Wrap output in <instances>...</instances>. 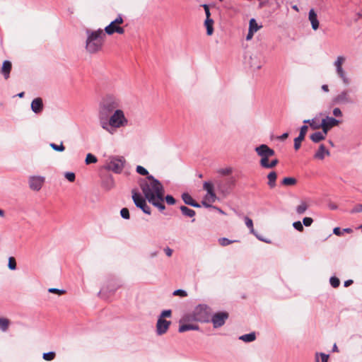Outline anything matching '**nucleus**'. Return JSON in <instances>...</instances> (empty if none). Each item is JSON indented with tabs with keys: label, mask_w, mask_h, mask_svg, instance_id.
Segmentation results:
<instances>
[{
	"label": "nucleus",
	"mask_w": 362,
	"mask_h": 362,
	"mask_svg": "<svg viewBox=\"0 0 362 362\" xmlns=\"http://www.w3.org/2000/svg\"><path fill=\"white\" fill-rule=\"evenodd\" d=\"M164 251L168 257H171L173 255V250L170 247H166L164 249Z\"/></svg>",
	"instance_id": "62"
},
{
	"label": "nucleus",
	"mask_w": 362,
	"mask_h": 362,
	"mask_svg": "<svg viewBox=\"0 0 362 362\" xmlns=\"http://www.w3.org/2000/svg\"><path fill=\"white\" fill-rule=\"evenodd\" d=\"M257 154L260 157L259 164L262 167L269 158L275 154L274 151L266 144H261L255 148Z\"/></svg>",
	"instance_id": "9"
},
{
	"label": "nucleus",
	"mask_w": 362,
	"mask_h": 362,
	"mask_svg": "<svg viewBox=\"0 0 362 362\" xmlns=\"http://www.w3.org/2000/svg\"><path fill=\"white\" fill-rule=\"evenodd\" d=\"M199 329L197 325L194 324H185L181 325L179 327L178 331L179 332H185L189 330H198Z\"/></svg>",
	"instance_id": "24"
},
{
	"label": "nucleus",
	"mask_w": 362,
	"mask_h": 362,
	"mask_svg": "<svg viewBox=\"0 0 362 362\" xmlns=\"http://www.w3.org/2000/svg\"><path fill=\"white\" fill-rule=\"evenodd\" d=\"M204 9V11H205V14H206V19H211L210 18L211 16V13H210V11H209V6L207 4H203L202 5Z\"/></svg>",
	"instance_id": "55"
},
{
	"label": "nucleus",
	"mask_w": 362,
	"mask_h": 362,
	"mask_svg": "<svg viewBox=\"0 0 362 362\" xmlns=\"http://www.w3.org/2000/svg\"><path fill=\"white\" fill-rule=\"evenodd\" d=\"M8 267L11 270H15L16 269V262L14 257H10L8 258Z\"/></svg>",
	"instance_id": "42"
},
{
	"label": "nucleus",
	"mask_w": 362,
	"mask_h": 362,
	"mask_svg": "<svg viewBox=\"0 0 362 362\" xmlns=\"http://www.w3.org/2000/svg\"><path fill=\"white\" fill-rule=\"evenodd\" d=\"M55 357V353L54 351H49L47 353H44L42 355V358L45 361H52Z\"/></svg>",
	"instance_id": "41"
},
{
	"label": "nucleus",
	"mask_w": 362,
	"mask_h": 362,
	"mask_svg": "<svg viewBox=\"0 0 362 362\" xmlns=\"http://www.w3.org/2000/svg\"><path fill=\"white\" fill-rule=\"evenodd\" d=\"M351 213L362 212V204L356 205L351 211Z\"/></svg>",
	"instance_id": "57"
},
{
	"label": "nucleus",
	"mask_w": 362,
	"mask_h": 362,
	"mask_svg": "<svg viewBox=\"0 0 362 362\" xmlns=\"http://www.w3.org/2000/svg\"><path fill=\"white\" fill-rule=\"evenodd\" d=\"M171 317L172 310L170 309L164 310L160 313L156 325V333L158 336H162L168 331L171 325V321L167 320L166 318H170Z\"/></svg>",
	"instance_id": "5"
},
{
	"label": "nucleus",
	"mask_w": 362,
	"mask_h": 362,
	"mask_svg": "<svg viewBox=\"0 0 362 362\" xmlns=\"http://www.w3.org/2000/svg\"><path fill=\"white\" fill-rule=\"evenodd\" d=\"M333 233L336 235H341L342 233H343V230H341L340 228L336 227V228H334Z\"/></svg>",
	"instance_id": "58"
},
{
	"label": "nucleus",
	"mask_w": 362,
	"mask_h": 362,
	"mask_svg": "<svg viewBox=\"0 0 362 362\" xmlns=\"http://www.w3.org/2000/svg\"><path fill=\"white\" fill-rule=\"evenodd\" d=\"M332 102L334 104L338 105H345V104H351L354 100H352L349 90L345 89L341 91L338 95H337L332 100Z\"/></svg>",
	"instance_id": "13"
},
{
	"label": "nucleus",
	"mask_w": 362,
	"mask_h": 362,
	"mask_svg": "<svg viewBox=\"0 0 362 362\" xmlns=\"http://www.w3.org/2000/svg\"><path fill=\"white\" fill-rule=\"evenodd\" d=\"M310 204L308 201L302 200L300 201V204L296 207V211L298 214H304L306 210L308 209Z\"/></svg>",
	"instance_id": "23"
},
{
	"label": "nucleus",
	"mask_w": 362,
	"mask_h": 362,
	"mask_svg": "<svg viewBox=\"0 0 362 362\" xmlns=\"http://www.w3.org/2000/svg\"><path fill=\"white\" fill-rule=\"evenodd\" d=\"M132 199L136 206L141 209L144 213L150 215L151 208L147 205L146 199L137 192H132Z\"/></svg>",
	"instance_id": "12"
},
{
	"label": "nucleus",
	"mask_w": 362,
	"mask_h": 362,
	"mask_svg": "<svg viewBox=\"0 0 362 362\" xmlns=\"http://www.w3.org/2000/svg\"><path fill=\"white\" fill-rule=\"evenodd\" d=\"M310 138L314 143H318L322 140H325L326 137L324 136V134L321 133V132H316L312 134L310 136Z\"/></svg>",
	"instance_id": "27"
},
{
	"label": "nucleus",
	"mask_w": 362,
	"mask_h": 362,
	"mask_svg": "<svg viewBox=\"0 0 362 362\" xmlns=\"http://www.w3.org/2000/svg\"><path fill=\"white\" fill-rule=\"evenodd\" d=\"M86 34V50L87 52L95 54L99 52L103 46L105 38V33L103 30L100 28L97 30L87 29Z\"/></svg>",
	"instance_id": "3"
},
{
	"label": "nucleus",
	"mask_w": 362,
	"mask_h": 362,
	"mask_svg": "<svg viewBox=\"0 0 362 362\" xmlns=\"http://www.w3.org/2000/svg\"><path fill=\"white\" fill-rule=\"evenodd\" d=\"M204 199L208 201L209 203H214L217 199L215 193L206 194Z\"/></svg>",
	"instance_id": "40"
},
{
	"label": "nucleus",
	"mask_w": 362,
	"mask_h": 362,
	"mask_svg": "<svg viewBox=\"0 0 362 362\" xmlns=\"http://www.w3.org/2000/svg\"><path fill=\"white\" fill-rule=\"evenodd\" d=\"M308 127L307 125H303L300 129V133L298 137L294 139V148L298 150L300 147L301 142L304 140L305 134L308 132Z\"/></svg>",
	"instance_id": "16"
},
{
	"label": "nucleus",
	"mask_w": 362,
	"mask_h": 362,
	"mask_svg": "<svg viewBox=\"0 0 362 362\" xmlns=\"http://www.w3.org/2000/svg\"><path fill=\"white\" fill-rule=\"evenodd\" d=\"M164 200H165L167 204L169 205H173L176 202L175 198L171 195H167L166 197L164 196Z\"/></svg>",
	"instance_id": "48"
},
{
	"label": "nucleus",
	"mask_w": 362,
	"mask_h": 362,
	"mask_svg": "<svg viewBox=\"0 0 362 362\" xmlns=\"http://www.w3.org/2000/svg\"><path fill=\"white\" fill-rule=\"evenodd\" d=\"M320 355L321 356L322 362H327L328 356H329L328 355H327L324 353H320Z\"/></svg>",
	"instance_id": "61"
},
{
	"label": "nucleus",
	"mask_w": 362,
	"mask_h": 362,
	"mask_svg": "<svg viewBox=\"0 0 362 362\" xmlns=\"http://www.w3.org/2000/svg\"><path fill=\"white\" fill-rule=\"evenodd\" d=\"M345 61L346 57L344 56L339 55L334 62V66L335 67L337 76L341 80L342 83L345 86H348L351 83V79L348 76L345 70L343 69V64Z\"/></svg>",
	"instance_id": "6"
},
{
	"label": "nucleus",
	"mask_w": 362,
	"mask_h": 362,
	"mask_svg": "<svg viewBox=\"0 0 362 362\" xmlns=\"http://www.w3.org/2000/svg\"><path fill=\"white\" fill-rule=\"evenodd\" d=\"M329 283L332 287L337 288L340 284V281L338 278L332 276L329 279Z\"/></svg>",
	"instance_id": "43"
},
{
	"label": "nucleus",
	"mask_w": 362,
	"mask_h": 362,
	"mask_svg": "<svg viewBox=\"0 0 362 362\" xmlns=\"http://www.w3.org/2000/svg\"><path fill=\"white\" fill-rule=\"evenodd\" d=\"M124 163L125 159L123 157H111L105 168L112 170L115 173H120L124 168Z\"/></svg>",
	"instance_id": "10"
},
{
	"label": "nucleus",
	"mask_w": 362,
	"mask_h": 362,
	"mask_svg": "<svg viewBox=\"0 0 362 362\" xmlns=\"http://www.w3.org/2000/svg\"><path fill=\"white\" fill-rule=\"evenodd\" d=\"M10 325V321L7 318L0 317V329L2 332H6Z\"/></svg>",
	"instance_id": "32"
},
{
	"label": "nucleus",
	"mask_w": 362,
	"mask_h": 362,
	"mask_svg": "<svg viewBox=\"0 0 362 362\" xmlns=\"http://www.w3.org/2000/svg\"><path fill=\"white\" fill-rule=\"evenodd\" d=\"M174 296H180L182 297H186L187 296V292L182 289H177L173 292Z\"/></svg>",
	"instance_id": "52"
},
{
	"label": "nucleus",
	"mask_w": 362,
	"mask_h": 362,
	"mask_svg": "<svg viewBox=\"0 0 362 362\" xmlns=\"http://www.w3.org/2000/svg\"><path fill=\"white\" fill-rule=\"evenodd\" d=\"M45 181V177L43 176H40V175L30 176L28 178L29 187L33 191L38 192L41 189Z\"/></svg>",
	"instance_id": "14"
},
{
	"label": "nucleus",
	"mask_w": 362,
	"mask_h": 362,
	"mask_svg": "<svg viewBox=\"0 0 362 362\" xmlns=\"http://www.w3.org/2000/svg\"><path fill=\"white\" fill-rule=\"evenodd\" d=\"M239 339L244 342H252L256 339V334L255 332H250L249 334L241 335Z\"/></svg>",
	"instance_id": "28"
},
{
	"label": "nucleus",
	"mask_w": 362,
	"mask_h": 362,
	"mask_svg": "<svg viewBox=\"0 0 362 362\" xmlns=\"http://www.w3.org/2000/svg\"><path fill=\"white\" fill-rule=\"evenodd\" d=\"M233 172L232 168H222L218 170V173L221 175H229Z\"/></svg>",
	"instance_id": "51"
},
{
	"label": "nucleus",
	"mask_w": 362,
	"mask_h": 362,
	"mask_svg": "<svg viewBox=\"0 0 362 362\" xmlns=\"http://www.w3.org/2000/svg\"><path fill=\"white\" fill-rule=\"evenodd\" d=\"M259 28L260 26L257 25L255 19L252 18L250 21L249 30L256 33Z\"/></svg>",
	"instance_id": "36"
},
{
	"label": "nucleus",
	"mask_w": 362,
	"mask_h": 362,
	"mask_svg": "<svg viewBox=\"0 0 362 362\" xmlns=\"http://www.w3.org/2000/svg\"><path fill=\"white\" fill-rule=\"evenodd\" d=\"M120 100L119 97L112 93L105 94L98 105V118L109 116L113 111L119 109Z\"/></svg>",
	"instance_id": "4"
},
{
	"label": "nucleus",
	"mask_w": 362,
	"mask_h": 362,
	"mask_svg": "<svg viewBox=\"0 0 362 362\" xmlns=\"http://www.w3.org/2000/svg\"><path fill=\"white\" fill-rule=\"evenodd\" d=\"M107 187H106L107 189H110L113 187L114 182L111 177L107 180Z\"/></svg>",
	"instance_id": "59"
},
{
	"label": "nucleus",
	"mask_w": 362,
	"mask_h": 362,
	"mask_svg": "<svg viewBox=\"0 0 362 362\" xmlns=\"http://www.w3.org/2000/svg\"><path fill=\"white\" fill-rule=\"evenodd\" d=\"M293 226L296 230H297L300 232H302L303 230V224L301 223V222L300 221L293 222Z\"/></svg>",
	"instance_id": "49"
},
{
	"label": "nucleus",
	"mask_w": 362,
	"mask_h": 362,
	"mask_svg": "<svg viewBox=\"0 0 362 362\" xmlns=\"http://www.w3.org/2000/svg\"><path fill=\"white\" fill-rule=\"evenodd\" d=\"M244 220H245V223L246 226L250 229V233L254 234L258 239L263 240V239L260 238L257 235V234L255 233V231L254 230V227H253L252 220L247 216H245L244 218Z\"/></svg>",
	"instance_id": "26"
},
{
	"label": "nucleus",
	"mask_w": 362,
	"mask_h": 362,
	"mask_svg": "<svg viewBox=\"0 0 362 362\" xmlns=\"http://www.w3.org/2000/svg\"><path fill=\"white\" fill-rule=\"evenodd\" d=\"M288 136V133H284L282 135H281L279 137V139L280 140H284L286 139H287Z\"/></svg>",
	"instance_id": "64"
},
{
	"label": "nucleus",
	"mask_w": 362,
	"mask_h": 362,
	"mask_svg": "<svg viewBox=\"0 0 362 362\" xmlns=\"http://www.w3.org/2000/svg\"><path fill=\"white\" fill-rule=\"evenodd\" d=\"M31 110L35 114H40L42 112L43 102L41 98H36L32 101Z\"/></svg>",
	"instance_id": "17"
},
{
	"label": "nucleus",
	"mask_w": 362,
	"mask_h": 362,
	"mask_svg": "<svg viewBox=\"0 0 362 362\" xmlns=\"http://www.w3.org/2000/svg\"><path fill=\"white\" fill-rule=\"evenodd\" d=\"M182 199L183 200V202H185V204L189 205V206L195 207V208L201 207V205L199 204H198L197 202H196L193 199L192 196L187 192H185L182 194Z\"/></svg>",
	"instance_id": "20"
},
{
	"label": "nucleus",
	"mask_w": 362,
	"mask_h": 362,
	"mask_svg": "<svg viewBox=\"0 0 362 362\" xmlns=\"http://www.w3.org/2000/svg\"><path fill=\"white\" fill-rule=\"evenodd\" d=\"M236 180L233 177L226 178L224 180L219 181L217 183V188L219 192L226 196L230 194L232 189L235 187Z\"/></svg>",
	"instance_id": "11"
},
{
	"label": "nucleus",
	"mask_w": 362,
	"mask_h": 362,
	"mask_svg": "<svg viewBox=\"0 0 362 362\" xmlns=\"http://www.w3.org/2000/svg\"><path fill=\"white\" fill-rule=\"evenodd\" d=\"M64 176L69 182H74L76 178L75 174L71 172H66Z\"/></svg>",
	"instance_id": "50"
},
{
	"label": "nucleus",
	"mask_w": 362,
	"mask_h": 362,
	"mask_svg": "<svg viewBox=\"0 0 362 362\" xmlns=\"http://www.w3.org/2000/svg\"><path fill=\"white\" fill-rule=\"evenodd\" d=\"M310 128L313 130L319 129H320V123L321 122L319 121L317 118H313L310 119Z\"/></svg>",
	"instance_id": "35"
},
{
	"label": "nucleus",
	"mask_w": 362,
	"mask_h": 362,
	"mask_svg": "<svg viewBox=\"0 0 362 362\" xmlns=\"http://www.w3.org/2000/svg\"><path fill=\"white\" fill-rule=\"evenodd\" d=\"M308 19H309V21H310V22L311 23L312 28L314 30H317L318 28H319V25H320V23H319V21L317 19V13H316V12L315 11V10L313 8H311L309 11Z\"/></svg>",
	"instance_id": "18"
},
{
	"label": "nucleus",
	"mask_w": 362,
	"mask_h": 362,
	"mask_svg": "<svg viewBox=\"0 0 362 362\" xmlns=\"http://www.w3.org/2000/svg\"><path fill=\"white\" fill-rule=\"evenodd\" d=\"M330 156V152L329 150L326 149L324 144H320L318 150L314 154V158L318 160H323L325 156Z\"/></svg>",
	"instance_id": "19"
},
{
	"label": "nucleus",
	"mask_w": 362,
	"mask_h": 362,
	"mask_svg": "<svg viewBox=\"0 0 362 362\" xmlns=\"http://www.w3.org/2000/svg\"><path fill=\"white\" fill-rule=\"evenodd\" d=\"M321 122L332 129V127L337 126L340 123V121L334 117L327 116Z\"/></svg>",
	"instance_id": "22"
},
{
	"label": "nucleus",
	"mask_w": 362,
	"mask_h": 362,
	"mask_svg": "<svg viewBox=\"0 0 362 362\" xmlns=\"http://www.w3.org/2000/svg\"><path fill=\"white\" fill-rule=\"evenodd\" d=\"M218 242H219L221 245L226 246V245H228L229 244L235 242V240H228L226 238H220L218 240Z\"/></svg>",
	"instance_id": "47"
},
{
	"label": "nucleus",
	"mask_w": 362,
	"mask_h": 362,
	"mask_svg": "<svg viewBox=\"0 0 362 362\" xmlns=\"http://www.w3.org/2000/svg\"><path fill=\"white\" fill-rule=\"evenodd\" d=\"M296 183L297 180L291 177H284L281 181V184L285 186H293L295 185Z\"/></svg>",
	"instance_id": "31"
},
{
	"label": "nucleus",
	"mask_w": 362,
	"mask_h": 362,
	"mask_svg": "<svg viewBox=\"0 0 362 362\" xmlns=\"http://www.w3.org/2000/svg\"><path fill=\"white\" fill-rule=\"evenodd\" d=\"M214 20L213 19H206L204 21V25L206 28V33L208 35H211L214 33Z\"/></svg>",
	"instance_id": "30"
},
{
	"label": "nucleus",
	"mask_w": 362,
	"mask_h": 362,
	"mask_svg": "<svg viewBox=\"0 0 362 362\" xmlns=\"http://www.w3.org/2000/svg\"><path fill=\"white\" fill-rule=\"evenodd\" d=\"M136 173L141 175H149L148 170L144 168L143 166L138 165L136 167Z\"/></svg>",
	"instance_id": "44"
},
{
	"label": "nucleus",
	"mask_w": 362,
	"mask_h": 362,
	"mask_svg": "<svg viewBox=\"0 0 362 362\" xmlns=\"http://www.w3.org/2000/svg\"><path fill=\"white\" fill-rule=\"evenodd\" d=\"M100 127L110 134H114L117 129L124 128L129 124V120L121 109H117L109 116L99 117Z\"/></svg>",
	"instance_id": "2"
},
{
	"label": "nucleus",
	"mask_w": 362,
	"mask_h": 362,
	"mask_svg": "<svg viewBox=\"0 0 362 362\" xmlns=\"http://www.w3.org/2000/svg\"><path fill=\"white\" fill-rule=\"evenodd\" d=\"M11 68L12 64L10 61L6 60L3 62L1 71L5 79H8L9 78Z\"/></svg>",
	"instance_id": "21"
},
{
	"label": "nucleus",
	"mask_w": 362,
	"mask_h": 362,
	"mask_svg": "<svg viewBox=\"0 0 362 362\" xmlns=\"http://www.w3.org/2000/svg\"><path fill=\"white\" fill-rule=\"evenodd\" d=\"M332 113L335 117H342V112L339 107L334 108Z\"/></svg>",
	"instance_id": "56"
},
{
	"label": "nucleus",
	"mask_w": 362,
	"mask_h": 362,
	"mask_svg": "<svg viewBox=\"0 0 362 362\" xmlns=\"http://www.w3.org/2000/svg\"><path fill=\"white\" fill-rule=\"evenodd\" d=\"M255 33V32H253V31H252V30H248V33H247V36H246V40H251V39L252 38L253 35H254V33Z\"/></svg>",
	"instance_id": "63"
},
{
	"label": "nucleus",
	"mask_w": 362,
	"mask_h": 362,
	"mask_svg": "<svg viewBox=\"0 0 362 362\" xmlns=\"http://www.w3.org/2000/svg\"><path fill=\"white\" fill-rule=\"evenodd\" d=\"M121 216L124 219H129V211L127 208H122L120 211Z\"/></svg>",
	"instance_id": "46"
},
{
	"label": "nucleus",
	"mask_w": 362,
	"mask_h": 362,
	"mask_svg": "<svg viewBox=\"0 0 362 362\" xmlns=\"http://www.w3.org/2000/svg\"><path fill=\"white\" fill-rule=\"evenodd\" d=\"M180 209L182 212V214L185 216H187V217H194L196 214L195 213V211H194L193 209H191L185 206H181L180 207Z\"/></svg>",
	"instance_id": "29"
},
{
	"label": "nucleus",
	"mask_w": 362,
	"mask_h": 362,
	"mask_svg": "<svg viewBox=\"0 0 362 362\" xmlns=\"http://www.w3.org/2000/svg\"><path fill=\"white\" fill-rule=\"evenodd\" d=\"M49 146L54 151H59V152H62L64 151L65 149V147L63 145V142H61L59 145H57L54 143H51L49 144Z\"/></svg>",
	"instance_id": "37"
},
{
	"label": "nucleus",
	"mask_w": 362,
	"mask_h": 362,
	"mask_svg": "<svg viewBox=\"0 0 362 362\" xmlns=\"http://www.w3.org/2000/svg\"><path fill=\"white\" fill-rule=\"evenodd\" d=\"M48 292L52 293H56V294H58L60 296V295L64 294L66 293V291L64 289L50 288L48 289Z\"/></svg>",
	"instance_id": "45"
},
{
	"label": "nucleus",
	"mask_w": 362,
	"mask_h": 362,
	"mask_svg": "<svg viewBox=\"0 0 362 362\" xmlns=\"http://www.w3.org/2000/svg\"><path fill=\"white\" fill-rule=\"evenodd\" d=\"M203 188H204V189H205L207 192L206 194L214 193V186H213L212 183H211L209 182H205L204 183Z\"/></svg>",
	"instance_id": "39"
},
{
	"label": "nucleus",
	"mask_w": 362,
	"mask_h": 362,
	"mask_svg": "<svg viewBox=\"0 0 362 362\" xmlns=\"http://www.w3.org/2000/svg\"><path fill=\"white\" fill-rule=\"evenodd\" d=\"M279 163V160L277 159H274L272 161L267 160L266 163L262 166L264 168H273L275 167Z\"/></svg>",
	"instance_id": "38"
},
{
	"label": "nucleus",
	"mask_w": 362,
	"mask_h": 362,
	"mask_svg": "<svg viewBox=\"0 0 362 362\" xmlns=\"http://www.w3.org/2000/svg\"><path fill=\"white\" fill-rule=\"evenodd\" d=\"M192 318L197 322H209L210 320L209 308L206 305H197L193 311Z\"/></svg>",
	"instance_id": "7"
},
{
	"label": "nucleus",
	"mask_w": 362,
	"mask_h": 362,
	"mask_svg": "<svg viewBox=\"0 0 362 362\" xmlns=\"http://www.w3.org/2000/svg\"><path fill=\"white\" fill-rule=\"evenodd\" d=\"M276 177L277 175L274 171H272L267 175L268 185L270 188H274L276 186Z\"/></svg>",
	"instance_id": "25"
},
{
	"label": "nucleus",
	"mask_w": 362,
	"mask_h": 362,
	"mask_svg": "<svg viewBox=\"0 0 362 362\" xmlns=\"http://www.w3.org/2000/svg\"><path fill=\"white\" fill-rule=\"evenodd\" d=\"M320 128H322V132H321L322 134H324V136L326 137L329 130L330 129L329 127L324 124L322 122L320 123Z\"/></svg>",
	"instance_id": "54"
},
{
	"label": "nucleus",
	"mask_w": 362,
	"mask_h": 362,
	"mask_svg": "<svg viewBox=\"0 0 362 362\" xmlns=\"http://www.w3.org/2000/svg\"><path fill=\"white\" fill-rule=\"evenodd\" d=\"M202 204L204 206L206 207V208H212L213 207V205L211 204V203H209L208 201L206 199H205L204 198V200L202 202Z\"/></svg>",
	"instance_id": "60"
},
{
	"label": "nucleus",
	"mask_w": 362,
	"mask_h": 362,
	"mask_svg": "<svg viewBox=\"0 0 362 362\" xmlns=\"http://www.w3.org/2000/svg\"><path fill=\"white\" fill-rule=\"evenodd\" d=\"M97 161H98V159L93 154L88 153L86 155V158L85 160V163L86 165H89L91 163H97Z\"/></svg>",
	"instance_id": "34"
},
{
	"label": "nucleus",
	"mask_w": 362,
	"mask_h": 362,
	"mask_svg": "<svg viewBox=\"0 0 362 362\" xmlns=\"http://www.w3.org/2000/svg\"><path fill=\"white\" fill-rule=\"evenodd\" d=\"M124 23V19L122 14H119L117 18L110 22V23L107 25L104 29V33L109 35H112L114 33L118 34H124V29L122 26L121 24Z\"/></svg>",
	"instance_id": "8"
},
{
	"label": "nucleus",
	"mask_w": 362,
	"mask_h": 362,
	"mask_svg": "<svg viewBox=\"0 0 362 362\" xmlns=\"http://www.w3.org/2000/svg\"><path fill=\"white\" fill-rule=\"evenodd\" d=\"M228 317V314L226 312H220L214 314L211 317V322L214 328H218L225 324Z\"/></svg>",
	"instance_id": "15"
},
{
	"label": "nucleus",
	"mask_w": 362,
	"mask_h": 362,
	"mask_svg": "<svg viewBox=\"0 0 362 362\" xmlns=\"http://www.w3.org/2000/svg\"><path fill=\"white\" fill-rule=\"evenodd\" d=\"M313 222V220L312 218L310 217H305L303 219V223L305 226H310Z\"/></svg>",
	"instance_id": "53"
},
{
	"label": "nucleus",
	"mask_w": 362,
	"mask_h": 362,
	"mask_svg": "<svg viewBox=\"0 0 362 362\" xmlns=\"http://www.w3.org/2000/svg\"><path fill=\"white\" fill-rule=\"evenodd\" d=\"M140 187L145 199L160 211L165 209L164 205L165 189L159 180L153 175H148L140 182Z\"/></svg>",
	"instance_id": "1"
},
{
	"label": "nucleus",
	"mask_w": 362,
	"mask_h": 362,
	"mask_svg": "<svg viewBox=\"0 0 362 362\" xmlns=\"http://www.w3.org/2000/svg\"><path fill=\"white\" fill-rule=\"evenodd\" d=\"M249 64L251 67L257 69H259L262 67V64L260 62H257L256 60V57L253 58L252 56L250 57Z\"/></svg>",
	"instance_id": "33"
}]
</instances>
